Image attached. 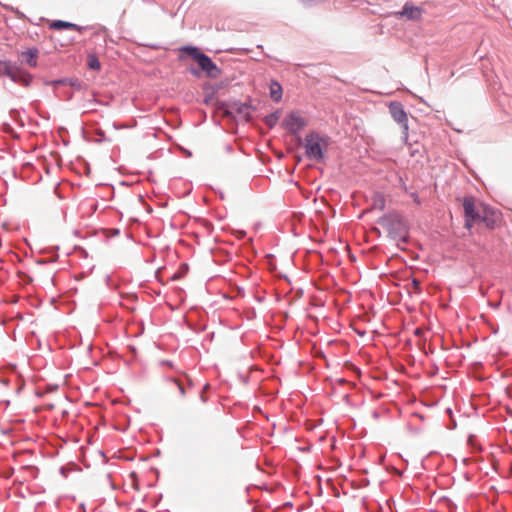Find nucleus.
I'll use <instances>...</instances> for the list:
<instances>
[{
    "label": "nucleus",
    "instance_id": "nucleus-1",
    "mask_svg": "<svg viewBox=\"0 0 512 512\" xmlns=\"http://www.w3.org/2000/svg\"><path fill=\"white\" fill-rule=\"evenodd\" d=\"M465 227L471 229L474 225H484L488 229H495L501 222L499 210L476 200L474 197L463 199Z\"/></svg>",
    "mask_w": 512,
    "mask_h": 512
},
{
    "label": "nucleus",
    "instance_id": "nucleus-2",
    "mask_svg": "<svg viewBox=\"0 0 512 512\" xmlns=\"http://www.w3.org/2000/svg\"><path fill=\"white\" fill-rule=\"evenodd\" d=\"M329 145L328 138L311 132L305 137V153L309 159L321 161Z\"/></svg>",
    "mask_w": 512,
    "mask_h": 512
},
{
    "label": "nucleus",
    "instance_id": "nucleus-3",
    "mask_svg": "<svg viewBox=\"0 0 512 512\" xmlns=\"http://www.w3.org/2000/svg\"><path fill=\"white\" fill-rule=\"evenodd\" d=\"M183 51L188 53V55L197 62L201 70L204 71L208 77L217 78L220 75V69L215 63L197 48L185 47Z\"/></svg>",
    "mask_w": 512,
    "mask_h": 512
},
{
    "label": "nucleus",
    "instance_id": "nucleus-4",
    "mask_svg": "<svg viewBox=\"0 0 512 512\" xmlns=\"http://www.w3.org/2000/svg\"><path fill=\"white\" fill-rule=\"evenodd\" d=\"M0 75L9 77L12 81L28 86L31 82V75L18 66L8 61L0 60Z\"/></svg>",
    "mask_w": 512,
    "mask_h": 512
},
{
    "label": "nucleus",
    "instance_id": "nucleus-5",
    "mask_svg": "<svg viewBox=\"0 0 512 512\" xmlns=\"http://www.w3.org/2000/svg\"><path fill=\"white\" fill-rule=\"evenodd\" d=\"M389 112L393 119L402 127L405 137L408 135V116L404 107L399 102H391L389 104Z\"/></svg>",
    "mask_w": 512,
    "mask_h": 512
},
{
    "label": "nucleus",
    "instance_id": "nucleus-6",
    "mask_svg": "<svg viewBox=\"0 0 512 512\" xmlns=\"http://www.w3.org/2000/svg\"><path fill=\"white\" fill-rule=\"evenodd\" d=\"M306 125V122L298 112H291L285 118V127L293 134L298 133Z\"/></svg>",
    "mask_w": 512,
    "mask_h": 512
},
{
    "label": "nucleus",
    "instance_id": "nucleus-7",
    "mask_svg": "<svg viewBox=\"0 0 512 512\" xmlns=\"http://www.w3.org/2000/svg\"><path fill=\"white\" fill-rule=\"evenodd\" d=\"M422 9L420 7L414 6L410 3H406L402 9L396 13L397 17H406L410 20H420L422 17Z\"/></svg>",
    "mask_w": 512,
    "mask_h": 512
},
{
    "label": "nucleus",
    "instance_id": "nucleus-8",
    "mask_svg": "<svg viewBox=\"0 0 512 512\" xmlns=\"http://www.w3.org/2000/svg\"><path fill=\"white\" fill-rule=\"evenodd\" d=\"M49 27L53 30H62V29H69V30H76L78 32H82L83 30V27L77 25V24H74V23H71V22H66V21H62V20H55V21H52L49 25Z\"/></svg>",
    "mask_w": 512,
    "mask_h": 512
},
{
    "label": "nucleus",
    "instance_id": "nucleus-9",
    "mask_svg": "<svg viewBox=\"0 0 512 512\" xmlns=\"http://www.w3.org/2000/svg\"><path fill=\"white\" fill-rule=\"evenodd\" d=\"M23 62L31 68L37 66L38 50L36 48L28 49L21 53Z\"/></svg>",
    "mask_w": 512,
    "mask_h": 512
},
{
    "label": "nucleus",
    "instance_id": "nucleus-10",
    "mask_svg": "<svg viewBox=\"0 0 512 512\" xmlns=\"http://www.w3.org/2000/svg\"><path fill=\"white\" fill-rule=\"evenodd\" d=\"M270 96L276 102H279L281 100V98H282V87H281V85L278 82L273 81L270 84Z\"/></svg>",
    "mask_w": 512,
    "mask_h": 512
},
{
    "label": "nucleus",
    "instance_id": "nucleus-11",
    "mask_svg": "<svg viewBox=\"0 0 512 512\" xmlns=\"http://www.w3.org/2000/svg\"><path fill=\"white\" fill-rule=\"evenodd\" d=\"M372 209L383 210L385 208V198L381 193H374L372 196Z\"/></svg>",
    "mask_w": 512,
    "mask_h": 512
},
{
    "label": "nucleus",
    "instance_id": "nucleus-12",
    "mask_svg": "<svg viewBox=\"0 0 512 512\" xmlns=\"http://www.w3.org/2000/svg\"><path fill=\"white\" fill-rule=\"evenodd\" d=\"M88 67L92 70L99 71L101 69V64L96 55L90 54L87 59Z\"/></svg>",
    "mask_w": 512,
    "mask_h": 512
},
{
    "label": "nucleus",
    "instance_id": "nucleus-13",
    "mask_svg": "<svg viewBox=\"0 0 512 512\" xmlns=\"http://www.w3.org/2000/svg\"><path fill=\"white\" fill-rule=\"evenodd\" d=\"M248 109H249V106L244 104L239 107L238 112L244 114L245 117L248 118L249 117Z\"/></svg>",
    "mask_w": 512,
    "mask_h": 512
},
{
    "label": "nucleus",
    "instance_id": "nucleus-14",
    "mask_svg": "<svg viewBox=\"0 0 512 512\" xmlns=\"http://www.w3.org/2000/svg\"><path fill=\"white\" fill-rule=\"evenodd\" d=\"M390 217L388 216H384L380 219L379 221V224L382 226V227H385V228H388L389 226V222H390Z\"/></svg>",
    "mask_w": 512,
    "mask_h": 512
},
{
    "label": "nucleus",
    "instance_id": "nucleus-15",
    "mask_svg": "<svg viewBox=\"0 0 512 512\" xmlns=\"http://www.w3.org/2000/svg\"><path fill=\"white\" fill-rule=\"evenodd\" d=\"M174 382H175V384L178 386L179 391H180V394H181L182 396H184V394H185V390H184L183 385H182V384L179 382V380H177V379H174Z\"/></svg>",
    "mask_w": 512,
    "mask_h": 512
},
{
    "label": "nucleus",
    "instance_id": "nucleus-16",
    "mask_svg": "<svg viewBox=\"0 0 512 512\" xmlns=\"http://www.w3.org/2000/svg\"><path fill=\"white\" fill-rule=\"evenodd\" d=\"M413 285H414L416 288H418V287H419V285H420V282H419V281H417V280H413Z\"/></svg>",
    "mask_w": 512,
    "mask_h": 512
},
{
    "label": "nucleus",
    "instance_id": "nucleus-17",
    "mask_svg": "<svg viewBox=\"0 0 512 512\" xmlns=\"http://www.w3.org/2000/svg\"><path fill=\"white\" fill-rule=\"evenodd\" d=\"M208 388H209V385H208V384H205L204 389H203V392H204L206 389H208Z\"/></svg>",
    "mask_w": 512,
    "mask_h": 512
},
{
    "label": "nucleus",
    "instance_id": "nucleus-18",
    "mask_svg": "<svg viewBox=\"0 0 512 512\" xmlns=\"http://www.w3.org/2000/svg\"><path fill=\"white\" fill-rule=\"evenodd\" d=\"M204 396H205V393L203 392V393L201 394V398L203 399V401H205Z\"/></svg>",
    "mask_w": 512,
    "mask_h": 512
},
{
    "label": "nucleus",
    "instance_id": "nucleus-19",
    "mask_svg": "<svg viewBox=\"0 0 512 512\" xmlns=\"http://www.w3.org/2000/svg\"><path fill=\"white\" fill-rule=\"evenodd\" d=\"M204 396H205V393L203 392V393L201 394V398L203 399V401H205Z\"/></svg>",
    "mask_w": 512,
    "mask_h": 512
}]
</instances>
